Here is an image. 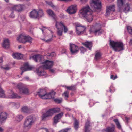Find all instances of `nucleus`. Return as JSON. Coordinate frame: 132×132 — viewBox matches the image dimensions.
<instances>
[{
  "mask_svg": "<svg viewBox=\"0 0 132 132\" xmlns=\"http://www.w3.org/2000/svg\"><path fill=\"white\" fill-rule=\"evenodd\" d=\"M81 14L85 18L88 22H90L93 20V13L88 5L84 6L80 11Z\"/></svg>",
  "mask_w": 132,
  "mask_h": 132,
  "instance_id": "nucleus-1",
  "label": "nucleus"
},
{
  "mask_svg": "<svg viewBox=\"0 0 132 132\" xmlns=\"http://www.w3.org/2000/svg\"><path fill=\"white\" fill-rule=\"evenodd\" d=\"M55 93L53 91L47 93L45 90L41 89L38 92L37 94L43 99H50L54 98Z\"/></svg>",
  "mask_w": 132,
  "mask_h": 132,
  "instance_id": "nucleus-2",
  "label": "nucleus"
},
{
  "mask_svg": "<svg viewBox=\"0 0 132 132\" xmlns=\"http://www.w3.org/2000/svg\"><path fill=\"white\" fill-rule=\"evenodd\" d=\"M124 2L123 1V0H117V6L120 11H123L127 13L130 11V5L128 3H127L123 5Z\"/></svg>",
  "mask_w": 132,
  "mask_h": 132,
  "instance_id": "nucleus-3",
  "label": "nucleus"
},
{
  "mask_svg": "<svg viewBox=\"0 0 132 132\" xmlns=\"http://www.w3.org/2000/svg\"><path fill=\"white\" fill-rule=\"evenodd\" d=\"M110 44L115 51L119 52L124 49V45L121 42L110 41Z\"/></svg>",
  "mask_w": 132,
  "mask_h": 132,
  "instance_id": "nucleus-4",
  "label": "nucleus"
},
{
  "mask_svg": "<svg viewBox=\"0 0 132 132\" xmlns=\"http://www.w3.org/2000/svg\"><path fill=\"white\" fill-rule=\"evenodd\" d=\"M60 109L59 108H55L50 109L47 111L46 113L43 114L42 116L43 120H45L47 117L52 116L53 115L60 112Z\"/></svg>",
  "mask_w": 132,
  "mask_h": 132,
  "instance_id": "nucleus-5",
  "label": "nucleus"
},
{
  "mask_svg": "<svg viewBox=\"0 0 132 132\" xmlns=\"http://www.w3.org/2000/svg\"><path fill=\"white\" fill-rule=\"evenodd\" d=\"M35 120L32 116H29L27 117L25 122L27 125H25V131H28L31 128Z\"/></svg>",
  "mask_w": 132,
  "mask_h": 132,
  "instance_id": "nucleus-6",
  "label": "nucleus"
},
{
  "mask_svg": "<svg viewBox=\"0 0 132 132\" xmlns=\"http://www.w3.org/2000/svg\"><path fill=\"white\" fill-rule=\"evenodd\" d=\"M76 32L78 35L83 34L85 31L86 28L85 26H82L79 23H77L75 25Z\"/></svg>",
  "mask_w": 132,
  "mask_h": 132,
  "instance_id": "nucleus-7",
  "label": "nucleus"
},
{
  "mask_svg": "<svg viewBox=\"0 0 132 132\" xmlns=\"http://www.w3.org/2000/svg\"><path fill=\"white\" fill-rule=\"evenodd\" d=\"M90 4L93 9H100L101 8V2L100 0H91Z\"/></svg>",
  "mask_w": 132,
  "mask_h": 132,
  "instance_id": "nucleus-8",
  "label": "nucleus"
},
{
  "mask_svg": "<svg viewBox=\"0 0 132 132\" xmlns=\"http://www.w3.org/2000/svg\"><path fill=\"white\" fill-rule=\"evenodd\" d=\"M44 65L39 67V69L42 68L44 69H47L50 68L53 65V62L46 60L43 62H42Z\"/></svg>",
  "mask_w": 132,
  "mask_h": 132,
  "instance_id": "nucleus-9",
  "label": "nucleus"
},
{
  "mask_svg": "<svg viewBox=\"0 0 132 132\" xmlns=\"http://www.w3.org/2000/svg\"><path fill=\"white\" fill-rule=\"evenodd\" d=\"M90 34H94L95 35H100L102 33V30L100 28H98L96 27L93 26L89 30Z\"/></svg>",
  "mask_w": 132,
  "mask_h": 132,
  "instance_id": "nucleus-10",
  "label": "nucleus"
},
{
  "mask_svg": "<svg viewBox=\"0 0 132 132\" xmlns=\"http://www.w3.org/2000/svg\"><path fill=\"white\" fill-rule=\"evenodd\" d=\"M70 50L72 55H74L78 53L79 51V48L78 46L75 44H70Z\"/></svg>",
  "mask_w": 132,
  "mask_h": 132,
  "instance_id": "nucleus-11",
  "label": "nucleus"
},
{
  "mask_svg": "<svg viewBox=\"0 0 132 132\" xmlns=\"http://www.w3.org/2000/svg\"><path fill=\"white\" fill-rule=\"evenodd\" d=\"M77 11V5H72L69 7L67 9L66 11L70 14L75 13Z\"/></svg>",
  "mask_w": 132,
  "mask_h": 132,
  "instance_id": "nucleus-12",
  "label": "nucleus"
},
{
  "mask_svg": "<svg viewBox=\"0 0 132 132\" xmlns=\"http://www.w3.org/2000/svg\"><path fill=\"white\" fill-rule=\"evenodd\" d=\"M17 87L19 89L20 94H25V87L22 83H20L18 84Z\"/></svg>",
  "mask_w": 132,
  "mask_h": 132,
  "instance_id": "nucleus-13",
  "label": "nucleus"
},
{
  "mask_svg": "<svg viewBox=\"0 0 132 132\" xmlns=\"http://www.w3.org/2000/svg\"><path fill=\"white\" fill-rule=\"evenodd\" d=\"M7 114L5 112H2L0 114V125L7 118Z\"/></svg>",
  "mask_w": 132,
  "mask_h": 132,
  "instance_id": "nucleus-14",
  "label": "nucleus"
},
{
  "mask_svg": "<svg viewBox=\"0 0 132 132\" xmlns=\"http://www.w3.org/2000/svg\"><path fill=\"white\" fill-rule=\"evenodd\" d=\"M115 5H110L107 7L106 16H108L110 14L111 11H115Z\"/></svg>",
  "mask_w": 132,
  "mask_h": 132,
  "instance_id": "nucleus-15",
  "label": "nucleus"
},
{
  "mask_svg": "<svg viewBox=\"0 0 132 132\" xmlns=\"http://www.w3.org/2000/svg\"><path fill=\"white\" fill-rule=\"evenodd\" d=\"M64 113L62 112L55 115L54 118V123L56 124L59 122L58 120L63 116Z\"/></svg>",
  "mask_w": 132,
  "mask_h": 132,
  "instance_id": "nucleus-16",
  "label": "nucleus"
},
{
  "mask_svg": "<svg viewBox=\"0 0 132 132\" xmlns=\"http://www.w3.org/2000/svg\"><path fill=\"white\" fill-rule=\"evenodd\" d=\"M37 11L36 10L34 9L30 13V16L35 19H38Z\"/></svg>",
  "mask_w": 132,
  "mask_h": 132,
  "instance_id": "nucleus-17",
  "label": "nucleus"
},
{
  "mask_svg": "<svg viewBox=\"0 0 132 132\" xmlns=\"http://www.w3.org/2000/svg\"><path fill=\"white\" fill-rule=\"evenodd\" d=\"M112 127H108L105 129L103 130V132H116L115 129V126L113 124L112 125Z\"/></svg>",
  "mask_w": 132,
  "mask_h": 132,
  "instance_id": "nucleus-18",
  "label": "nucleus"
},
{
  "mask_svg": "<svg viewBox=\"0 0 132 132\" xmlns=\"http://www.w3.org/2000/svg\"><path fill=\"white\" fill-rule=\"evenodd\" d=\"M13 57L18 60H19L22 59L23 57V55L21 53H16L12 54Z\"/></svg>",
  "mask_w": 132,
  "mask_h": 132,
  "instance_id": "nucleus-19",
  "label": "nucleus"
},
{
  "mask_svg": "<svg viewBox=\"0 0 132 132\" xmlns=\"http://www.w3.org/2000/svg\"><path fill=\"white\" fill-rule=\"evenodd\" d=\"M82 44L90 50H91L93 44L91 42H86L82 43Z\"/></svg>",
  "mask_w": 132,
  "mask_h": 132,
  "instance_id": "nucleus-20",
  "label": "nucleus"
},
{
  "mask_svg": "<svg viewBox=\"0 0 132 132\" xmlns=\"http://www.w3.org/2000/svg\"><path fill=\"white\" fill-rule=\"evenodd\" d=\"M17 40L19 42L23 43H25V35L24 34H20L17 38Z\"/></svg>",
  "mask_w": 132,
  "mask_h": 132,
  "instance_id": "nucleus-21",
  "label": "nucleus"
},
{
  "mask_svg": "<svg viewBox=\"0 0 132 132\" xmlns=\"http://www.w3.org/2000/svg\"><path fill=\"white\" fill-rule=\"evenodd\" d=\"M101 53L100 52L97 51L95 53L94 59L96 61H98L101 59Z\"/></svg>",
  "mask_w": 132,
  "mask_h": 132,
  "instance_id": "nucleus-22",
  "label": "nucleus"
},
{
  "mask_svg": "<svg viewBox=\"0 0 132 132\" xmlns=\"http://www.w3.org/2000/svg\"><path fill=\"white\" fill-rule=\"evenodd\" d=\"M23 9L22 5H19L14 6L12 8L13 10L17 11L18 12H20Z\"/></svg>",
  "mask_w": 132,
  "mask_h": 132,
  "instance_id": "nucleus-23",
  "label": "nucleus"
},
{
  "mask_svg": "<svg viewBox=\"0 0 132 132\" xmlns=\"http://www.w3.org/2000/svg\"><path fill=\"white\" fill-rule=\"evenodd\" d=\"M9 40L8 39L4 40L2 44L3 47L4 48H8L9 47Z\"/></svg>",
  "mask_w": 132,
  "mask_h": 132,
  "instance_id": "nucleus-24",
  "label": "nucleus"
},
{
  "mask_svg": "<svg viewBox=\"0 0 132 132\" xmlns=\"http://www.w3.org/2000/svg\"><path fill=\"white\" fill-rule=\"evenodd\" d=\"M90 122L88 121H87L86 123L85 127V132H90L91 129L90 128Z\"/></svg>",
  "mask_w": 132,
  "mask_h": 132,
  "instance_id": "nucleus-25",
  "label": "nucleus"
},
{
  "mask_svg": "<svg viewBox=\"0 0 132 132\" xmlns=\"http://www.w3.org/2000/svg\"><path fill=\"white\" fill-rule=\"evenodd\" d=\"M32 58L36 62L39 61L41 62V61L42 59L41 55L39 54L34 55L33 56Z\"/></svg>",
  "mask_w": 132,
  "mask_h": 132,
  "instance_id": "nucleus-26",
  "label": "nucleus"
},
{
  "mask_svg": "<svg viewBox=\"0 0 132 132\" xmlns=\"http://www.w3.org/2000/svg\"><path fill=\"white\" fill-rule=\"evenodd\" d=\"M64 23L62 22H58L56 21L55 26L57 29H59L60 28H62L64 26Z\"/></svg>",
  "mask_w": 132,
  "mask_h": 132,
  "instance_id": "nucleus-27",
  "label": "nucleus"
},
{
  "mask_svg": "<svg viewBox=\"0 0 132 132\" xmlns=\"http://www.w3.org/2000/svg\"><path fill=\"white\" fill-rule=\"evenodd\" d=\"M46 12L48 15L51 16L53 19H55V15L53 12L52 10L50 9H48L47 10Z\"/></svg>",
  "mask_w": 132,
  "mask_h": 132,
  "instance_id": "nucleus-28",
  "label": "nucleus"
},
{
  "mask_svg": "<svg viewBox=\"0 0 132 132\" xmlns=\"http://www.w3.org/2000/svg\"><path fill=\"white\" fill-rule=\"evenodd\" d=\"M34 68V67L30 65L28 63L25 62V71L30 70Z\"/></svg>",
  "mask_w": 132,
  "mask_h": 132,
  "instance_id": "nucleus-29",
  "label": "nucleus"
},
{
  "mask_svg": "<svg viewBox=\"0 0 132 132\" xmlns=\"http://www.w3.org/2000/svg\"><path fill=\"white\" fill-rule=\"evenodd\" d=\"M38 19L40 18L44 15L43 10L42 9H39L37 11Z\"/></svg>",
  "mask_w": 132,
  "mask_h": 132,
  "instance_id": "nucleus-30",
  "label": "nucleus"
},
{
  "mask_svg": "<svg viewBox=\"0 0 132 132\" xmlns=\"http://www.w3.org/2000/svg\"><path fill=\"white\" fill-rule=\"evenodd\" d=\"M74 128L76 130H77L79 128V121L75 119L74 122Z\"/></svg>",
  "mask_w": 132,
  "mask_h": 132,
  "instance_id": "nucleus-31",
  "label": "nucleus"
},
{
  "mask_svg": "<svg viewBox=\"0 0 132 132\" xmlns=\"http://www.w3.org/2000/svg\"><path fill=\"white\" fill-rule=\"evenodd\" d=\"M113 121L115 123L117 128L119 129H121V127L119 122L118 120L117 119H114L113 120Z\"/></svg>",
  "mask_w": 132,
  "mask_h": 132,
  "instance_id": "nucleus-32",
  "label": "nucleus"
},
{
  "mask_svg": "<svg viewBox=\"0 0 132 132\" xmlns=\"http://www.w3.org/2000/svg\"><path fill=\"white\" fill-rule=\"evenodd\" d=\"M113 121L115 123L117 128L119 129H121V127L119 122L118 120L117 119H114L113 120Z\"/></svg>",
  "mask_w": 132,
  "mask_h": 132,
  "instance_id": "nucleus-33",
  "label": "nucleus"
},
{
  "mask_svg": "<svg viewBox=\"0 0 132 132\" xmlns=\"http://www.w3.org/2000/svg\"><path fill=\"white\" fill-rule=\"evenodd\" d=\"M6 97L4 91L0 87V98H4Z\"/></svg>",
  "mask_w": 132,
  "mask_h": 132,
  "instance_id": "nucleus-34",
  "label": "nucleus"
},
{
  "mask_svg": "<svg viewBox=\"0 0 132 132\" xmlns=\"http://www.w3.org/2000/svg\"><path fill=\"white\" fill-rule=\"evenodd\" d=\"M65 87L68 89L72 90H75L76 89V85L71 86H66Z\"/></svg>",
  "mask_w": 132,
  "mask_h": 132,
  "instance_id": "nucleus-35",
  "label": "nucleus"
},
{
  "mask_svg": "<svg viewBox=\"0 0 132 132\" xmlns=\"http://www.w3.org/2000/svg\"><path fill=\"white\" fill-rule=\"evenodd\" d=\"M32 38L29 36H25V42H26L30 43L32 42Z\"/></svg>",
  "mask_w": 132,
  "mask_h": 132,
  "instance_id": "nucleus-36",
  "label": "nucleus"
},
{
  "mask_svg": "<svg viewBox=\"0 0 132 132\" xmlns=\"http://www.w3.org/2000/svg\"><path fill=\"white\" fill-rule=\"evenodd\" d=\"M11 97L12 98H20V97L17 94L13 92L11 95Z\"/></svg>",
  "mask_w": 132,
  "mask_h": 132,
  "instance_id": "nucleus-37",
  "label": "nucleus"
},
{
  "mask_svg": "<svg viewBox=\"0 0 132 132\" xmlns=\"http://www.w3.org/2000/svg\"><path fill=\"white\" fill-rule=\"evenodd\" d=\"M23 117L22 115H19L16 117V119L17 121L20 122L22 120Z\"/></svg>",
  "mask_w": 132,
  "mask_h": 132,
  "instance_id": "nucleus-38",
  "label": "nucleus"
},
{
  "mask_svg": "<svg viewBox=\"0 0 132 132\" xmlns=\"http://www.w3.org/2000/svg\"><path fill=\"white\" fill-rule=\"evenodd\" d=\"M36 71L38 75L39 76H43L46 74L45 72L44 71H40L39 69H37Z\"/></svg>",
  "mask_w": 132,
  "mask_h": 132,
  "instance_id": "nucleus-39",
  "label": "nucleus"
},
{
  "mask_svg": "<svg viewBox=\"0 0 132 132\" xmlns=\"http://www.w3.org/2000/svg\"><path fill=\"white\" fill-rule=\"evenodd\" d=\"M127 28L128 33L132 35V27L130 26H127Z\"/></svg>",
  "mask_w": 132,
  "mask_h": 132,
  "instance_id": "nucleus-40",
  "label": "nucleus"
},
{
  "mask_svg": "<svg viewBox=\"0 0 132 132\" xmlns=\"http://www.w3.org/2000/svg\"><path fill=\"white\" fill-rule=\"evenodd\" d=\"M20 69L21 71V72L20 73V75H22L25 72V63H23V66L21 67L20 68Z\"/></svg>",
  "mask_w": 132,
  "mask_h": 132,
  "instance_id": "nucleus-41",
  "label": "nucleus"
},
{
  "mask_svg": "<svg viewBox=\"0 0 132 132\" xmlns=\"http://www.w3.org/2000/svg\"><path fill=\"white\" fill-rule=\"evenodd\" d=\"M62 29H57V34L59 36H62Z\"/></svg>",
  "mask_w": 132,
  "mask_h": 132,
  "instance_id": "nucleus-42",
  "label": "nucleus"
},
{
  "mask_svg": "<svg viewBox=\"0 0 132 132\" xmlns=\"http://www.w3.org/2000/svg\"><path fill=\"white\" fill-rule=\"evenodd\" d=\"M71 129L70 128H66L62 129L58 132H68V131Z\"/></svg>",
  "mask_w": 132,
  "mask_h": 132,
  "instance_id": "nucleus-43",
  "label": "nucleus"
},
{
  "mask_svg": "<svg viewBox=\"0 0 132 132\" xmlns=\"http://www.w3.org/2000/svg\"><path fill=\"white\" fill-rule=\"evenodd\" d=\"M68 94L69 92L66 91L64 92L62 95L64 96L66 98H67L68 97Z\"/></svg>",
  "mask_w": 132,
  "mask_h": 132,
  "instance_id": "nucleus-44",
  "label": "nucleus"
},
{
  "mask_svg": "<svg viewBox=\"0 0 132 132\" xmlns=\"http://www.w3.org/2000/svg\"><path fill=\"white\" fill-rule=\"evenodd\" d=\"M81 52L82 53H84V52L86 51V49L82 46L80 48Z\"/></svg>",
  "mask_w": 132,
  "mask_h": 132,
  "instance_id": "nucleus-45",
  "label": "nucleus"
},
{
  "mask_svg": "<svg viewBox=\"0 0 132 132\" xmlns=\"http://www.w3.org/2000/svg\"><path fill=\"white\" fill-rule=\"evenodd\" d=\"M47 3L53 8L56 7L53 5L52 2L51 1L47 2Z\"/></svg>",
  "mask_w": 132,
  "mask_h": 132,
  "instance_id": "nucleus-46",
  "label": "nucleus"
},
{
  "mask_svg": "<svg viewBox=\"0 0 132 132\" xmlns=\"http://www.w3.org/2000/svg\"><path fill=\"white\" fill-rule=\"evenodd\" d=\"M109 91L111 93H113L114 91V88L112 86H111L110 87Z\"/></svg>",
  "mask_w": 132,
  "mask_h": 132,
  "instance_id": "nucleus-47",
  "label": "nucleus"
},
{
  "mask_svg": "<svg viewBox=\"0 0 132 132\" xmlns=\"http://www.w3.org/2000/svg\"><path fill=\"white\" fill-rule=\"evenodd\" d=\"M54 101L55 102L58 103H61L62 101V99H54Z\"/></svg>",
  "mask_w": 132,
  "mask_h": 132,
  "instance_id": "nucleus-48",
  "label": "nucleus"
},
{
  "mask_svg": "<svg viewBox=\"0 0 132 132\" xmlns=\"http://www.w3.org/2000/svg\"><path fill=\"white\" fill-rule=\"evenodd\" d=\"M55 55V54L54 52H52L51 53H48L47 55L49 56L53 57Z\"/></svg>",
  "mask_w": 132,
  "mask_h": 132,
  "instance_id": "nucleus-49",
  "label": "nucleus"
},
{
  "mask_svg": "<svg viewBox=\"0 0 132 132\" xmlns=\"http://www.w3.org/2000/svg\"><path fill=\"white\" fill-rule=\"evenodd\" d=\"M1 68L4 69L5 70H8L10 69V67L8 66L5 67H4L3 66H1Z\"/></svg>",
  "mask_w": 132,
  "mask_h": 132,
  "instance_id": "nucleus-50",
  "label": "nucleus"
},
{
  "mask_svg": "<svg viewBox=\"0 0 132 132\" xmlns=\"http://www.w3.org/2000/svg\"><path fill=\"white\" fill-rule=\"evenodd\" d=\"M63 28H64V32L65 33L67 32V31H68V29L66 26H65L64 25V26H63Z\"/></svg>",
  "mask_w": 132,
  "mask_h": 132,
  "instance_id": "nucleus-51",
  "label": "nucleus"
},
{
  "mask_svg": "<svg viewBox=\"0 0 132 132\" xmlns=\"http://www.w3.org/2000/svg\"><path fill=\"white\" fill-rule=\"evenodd\" d=\"M30 94V92L29 89L25 87V95H29Z\"/></svg>",
  "mask_w": 132,
  "mask_h": 132,
  "instance_id": "nucleus-52",
  "label": "nucleus"
},
{
  "mask_svg": "<svg viewBox=\"0 0 132 132\" xmlns=\"http://www.w3.org/2000/svg\"><path fill=\"white\" fill-rule=\"evenodd\" d=\"M25 113H30V110L27 107L25 106Z\"/></svg>",
  "mask_w": 132,
  "mask_h": 132,
  "instance_id": "nucleus-53",
  "label": "nucleus"
},
{
  "mask_svg": "<svg viewBox=\"0 0 132 132\" xmlns=\"http://www.w3.org/2000/svg\"><path fill=\"white\" fill-rule=\"evenodd\" d=\"M21 112L23 113H25V106L22 107L21 109Z\"/></svg>",
  "mask_w": 132,
  "mask_h": 132,
  "instance_id": "nucleus-54",
  "label": "nucleus"
},
{
  "mask_svg": "<svg viewBox=\"0 0 132 132\" xmlns=\"http://www.w3.org/2000/svg\"><path fill=\"white\" fill-rule=\"evenodd\" d=\"M65 109L66 110L68 111H70L71 110V109L69 108L66 107L65 108Z\"/></svg>",
  "mask_w": 132,
  "mask_h": 132,
  "instance_id": "nucleus-55",
  "label": "nucleus"
},
{
  "mask_svg": "<svg viewBox=\"0 0 132 132\" xmlns=\"http://www.w3.org/2000/svg\"><path fill=\"white\" fill-rule=\"evenodd\" d=\"M3 62V57H0V64H2Z\"/></svg>",
  "mask_w": 132,
  "mask_h": 132,
  "instance_id": "nucleus-56",
  "label": "nucleus"
},
{
  "mask_svg": "<svg viewBox=\"0 0 132 132\" xmlns=\"http://www.w3.org/2000/svg\"><path fill=\"white\" fill-rule=\"evenodd\" d=\"M50 71L52 73H54V70L53 69H50Z\"/></svg>",
  "mask_w": 132,
  "mask_h": 132,
  "instance_id": "nucleus-57",
  "label": "nucleus"
},
{
  "mask_svg": "<svg viewBox=\"0 0 132 132\" xmlns=\"http://www.w3.org/2000/svg\"><path fill=\"white\" fill-rule=\"evenodd\" d=\"M10 17H12V18H13L14 17V15H13L12 13L11 14H10Z\"/></svg>",
  "mask_w": 132,
  "mask_h": 132,
  "instance_id": "nucleus-58",
  "label": "nucleus"
},
{
  "mask_svg": "<svg viewBox=\"0 0 132 132\" xmlns=\"http://www.w3.org/2000/svg\"><path fill=\"white\" fill-rule=\"evenodd\" d=\"M66 51V50L65 49H63L62 50V53H65Z\"/></svg>",
  "mask_w": 132,
  "mask_h": 132,
  "instance_id": "nucleus-59",
  "label": "nucleus"
},
{
  "mask_svg": "<svg viewBox=\"0 0 132 132\" xmlns=\"http://www.w3.org/2000/svg\"><path fill=\"white\" fill-rule=\"evenodd\" d=\"M114 76L113 75H111L110 77V78L111 79H112L113 80V79H114Z\"/></svg>",
  "mask_w": 132,
  "mask_h": 132,
  "instance_id": "nucleus-60",
  "label": "nucleus"
},
{
  "mask_svg": "<svg viewBox=\"0 0 132 132\" xmlns=\"http://www.w3.org/2000/svg\"><path fill=\"white\" fill-rule=\"evenodd\" d=\"M3 130V129L1 127H0V132H2Z\"/></svg>",
  "mask_w": 132,
  "mask_h": 132,
  "instance_id": "nucleus-61",
  "label": "nucleus"
},
{
  "mask_svg": "<svg viewBox=\"0 0 132 132\" xmlns=\"http://www.w3.org/2000/svg\"><path fill=\"white\" fill-rule=\"evenodd\" d=\"M82 2H85L87 0H80Z\"/></svg>",
  "mask_w": 132,
  "mask_h": 132,
  "instance_id": "nucleus-62",
  "label": "nucleus"
},
{
  "mask_svg": "<svg viewBox=\"0 0 132 132\" xmlns=\"http://www.w3.org/2000/svg\"><path fill=\"white\" fill-rule=\"evenodd\" d=\"M69 34L71 35H72L73 34V31H69Z\"/></svg>",
  "mask_w": 132,
  "mask_h": 132,
  "instance_id": "nucleus-63",
  "label": "nucleus"
},
{
  "mask_svg": "<svg viewBox=\"0 0 132 132\" xmlns=\"http://www.w3.org/2000/svg\"><path fill=\"white\" fill-rule=\"evenodd\" d=\"M130 43L132 45V39L130 40Z\"/></svg>",
  "mask_w": 132,
  "mask_h": 132,
  "instance_id": "nucleus-64",
  "label": "nucleus"
}]
</instances>
